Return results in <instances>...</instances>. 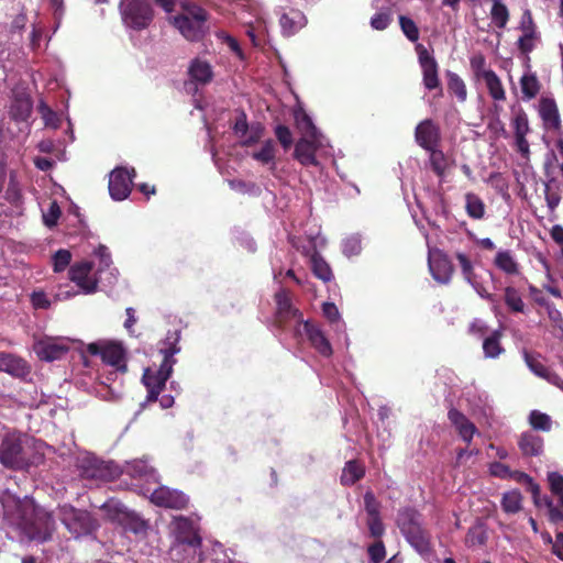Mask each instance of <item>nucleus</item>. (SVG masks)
Here are the masks:
<instances>
[{
	"mask_svg": "<svg viewBox=\"0 0 563 563\" xmlns=\"http://www.w3.org/2000/svg\"><path fill=\"white\" fill-rule=\"evenodd\" d=\"M520 88L525 100H531L538 96L541 84L536 74L528 73L520 78Z\"/></svg>",
	"mask_w": 563,
	"mask_h": 563,
	"instance_id": "f704fd0d",
	"label": "nucleus"
},
{
	"mask_svg": "<svg viewBox=\"0 0 563 563\" xmlns=\"http://www.w3.org/2000/svg\"><path fill=\"white\" fill-rule=\"evenodd\" d=\"M135 176V170L132 168L118 167L110 174L109 178V192L114 200H124L131 192L132 180Z\"/></svg>",
	"mask_w": 563,
	"mask_h": 563,
	"instance_id": "f3484780",
	"label": "nucleus"
},
{
	"mask_svg": "<svg viewBox=\"0 0 563 563\" xmlns=\"http://www.w3.org/2000/svg\"><path fill=\"white\" fill-rule=\"evenodd\" d=\"M124 472L132 477L145 479L147 482L157 481L156 471L144 460H133L128 462Z\"/></svg>",
	"mask_w": 563,
	"mask_h": 563,
	"instance_id": "bb28decb",
	"label": "nucleus"
},
{
	"mask_svg": "<svg viewBox=\"0 0 563 563\" xmlns=\"http://www.w3.org/2000/svg\"><path fill=\"white\" fill-rule=\"evenodd\" d=\"M399 24H400L401 31L404 32V34L406 35V37L409 41H411V42L418 41L419 29L412 19L405 16V15H400Z\"/></svg>",
	"mask_w": 563,
	"mask_h": 563,
	"instance_id": "603ef678",
	"label": "nucleus"
},
{
	"mask_svg": "<svg viewBox=\"0 0 563 563\" xmlns=\"http://www.w3.org/2000/svg\"><path fill=\"white\" fill-rule=\"evenodd\" d=\"M416 52L424 88L428 90L439 89V95H442L443 90L439 78V64L434 56L422 44H417Z\"/></svg>",
	"mask_w": 563,
	"mask_h": 563,
	"instance_id": "9b49d317",
	"label": "nucleus"
},
{
	"mask_svg": "<svg viewBox=\"0 0 563 563\" xmlns=\"http://www.w3.org/2000/svg\"><path fill=\"white\" fill-rule=\"evenodd\" d=\"M428 262L430 272L435 280L442 284L451 280L454 274V266L448 254L441 250L430 251Z\"/></svg>",
	"mask_w": 563,
	"mask_h": 563,
	"instance_id": "6ab92c4d",
	"label": "nucleus"
},
{
	"mask_svg": "<svg viewBox=\"0 0 563 563\" xmlns=\"http://www.w3.org/2000/svg\"><path fill=\"white\" fill-rule=\"evenodd\" d=\"M536 40L537 34H523L518 38L517 45L518 49L526 55L527 62L530 60V57L528 56L529 53H531L536 47Z\"/></svg>",
	"mask_w": 563,
	"mask_h": 563,
	"instance_id": "4d7b16f0",
	"label": "nucleus"
},
{
	"mask_svg": "<svg viewBox=\"0 0 563 563\" xmlns=\"http://www.w3.org/2000/svg\"><path fill=\"white\" fill-rule=\"evenodd\" d=\"M490 16L494 22V24L499 27L504 29L509 20V11L501 2V0H498L493 3L492 10H490Z\"/></svg>",
	"mask_w": 563,
	"mask_h": 563,
	"instance_id": "c03bdc74",
	"label": "nucleus"
},
{
	"mask_svg": "<svg viewBox=\"0 0 563 563\" xmlns=\"http://www.w3.org/2000/svg\"><path fill=\"white\" fill-rule=\"evenodd\" d=\"M522 495L518 489H514L504 494L501 507L507 514H517L521 509Z\"/></svg>",
	"mask_w": 563,
	"mask_h": 563,
	"instance_id": "79ce46f5",
	"label": "nucleus"
},
{
	"mask_svg": "<svg viewBox=\"0 0 563 563\" xmlns=\"http://www.w3.org/2000/svg\"><path fill=\"white\" fill-rule=\"evenodd\" d=\"M489 472L493 476L503 479L512 477V471L509 468V466L500 462L492 463L489 466Z\"/></svg>",
	"mask_w": 563,
	"mask_h": 563,
	"instance_id": "338daca9",
	"label": "nucleus"
},
{
	"mask_svg": "<svg viewBox=\"0 0 563 563\" xmlns=\"http://www.w3.org/2000/svg\"><path fill=\"white\" fill-rule=\"evenodd\" d=\"M71 261V253L68 250L60 249L52 256L53 269L55 273L64 272Z\"/></svg>",
	"mask_w": 563,
	"mask_h": 563,
	"instance_id": "8fccbe9b",
	"label": "nucleus"
},
{
	"mask_svg": "<svg viewBox=\"0 0 563 563\" xmlns=\"http://www.w3.org/2000/svg\"><path fill=\"white\" fill-rule=\"evenodd\" d=\"M305 254L309 257L311 271L317 278L324 283H328L333 278L331 267L314 250H307L305 251Z\"/></svg>",
	"mask_w": 563,
	"mask_h": 563,
	"instance_id": "c85d7f7f",
	"label": "nucleus"
},
{
	"mask_svg": "<svg viewBox=\"0 0 563 563\" xmlns=\"http://www.w3.org/2000/svg\"><path fill=\"white\" fill-rule=\"evenodd\" d=\"M170 529L175 536V541L173 543L175 554L185 550H189L195 554L198 543L201 542L196 522L187 517H174L170 523Z\"/></svg>",
	"mask_w": 563,
	"mask_h": 563,
	"instance_id": "0eeeda50",
	"label": "nucleus"
},
{
	"mask_svg": "<svg viewBox=\"0 0 563 563\" xmlns=\"http://www.w3.org/2000/svg\"><path fill=\"white\" fill-rule=\"evenodd\" d=\"M109 517L120 523L125 530L141 533L146 530V522L135 512L129 510L121 503L111 500L104 505Z\"/></svg>",
	"mask_w": 563,
	"mask_h": 563,
	"instance_id": "ddd939ff",
	"label": "nucleus"
},
{
	"mask_svg": "<svg viewBox=\"0 0 563 563\" xmlns=\"http://www.w3.org/2000/svg\"><path fill=\"white\" fill-rule=\"evenodd\" d=\"M263 130L261 124L251 125L249 133L240 140L241 144L249 146L258 142L263 135Z\"/></svg>",
	"mask_w": 563,
	"mask_h": 563,
	"instance_id": "e2e57ef3",
	"label": "nucleus"
},
{
	"mask_svg": "<svg viewBox=\"0 0 563 563\" xmlns=\"http://www.w3.org/2000/svg\"><path fill=\"white\" fill-rule=\"evenodd\" d=\"M328 146L323 135L317 137H300L295 146V158L303 166H317L316 153Z\"/></svg>",
	"mask_w": 563,
	"mask_h": 563,
	"instance_id": "2eb2a0df",
	"label": "nucleus"
},
{
	"mask_svg": "<svg viewBox=\"0 0 563 563\" xmlns=\"http://www.w3.org/2000/svg\"><path fill=\"white\" fill-rule=\"evenodd\" d=\"M538 114L545 131L562 135L561 118L558 104L553 98L541 97L538 103Z\"/></svg>",
	"mask_w": 563,
	"mask_h": 563,
	"instance_id": "a211bd4d",
	"label": "nucleus"
},
{
	"mask_svg": "<svg viewBox=\"0 0 563 563\" xmlns=\"http://www.w3.org/2000/svg\"><path fill=\"white\" fill-rule=\"evenodd\" d=\"M87 352L91 355H99L102 362L113 367L117 373L126 372L125 350L121 343L100 340L89 343Z\"/></svg>",
	"mask_w": 563,
	"mask_h": 563,
	"instance_id": "6e6552de",
	"label": "nucleus"
},
{
	"mask_svg": "<svg viewBox=\"0 0 563 563\" xmlns=\"http://www.w3.org/2000/svg\"><path fill=\"white\" fill-rule=\"evenodd\" d=\"M275 134L285 150L290 147V145L292 144V135L287 126L277 125L275 129Z\"/></svg>",
	"mask_w": 563,
	"mask_h": 563,
	"instance_id": "774afa93",
	"label": "nucleus"
},
{
	"mask_svg": "<svg viewBox=\"0 0 563 563\" xmlns=\"http://www.w3.org/2000/svg\"><path fill=\"white\" fill-rule=\"evenodd\" d=\"M364 475V467L356 461H349L341 475V483L343 485H353Z\"/></svg>",
	"mask_w": 563,
	"mask_h": 563,
	"instance_id": "a19ab883",
	"label": "nucleus"
},
{
	"mask_svg": "<svg viewBox=\"0 0 563 563\" xmlns=\"http://www.w3.org/2000/svg\"><path fill=\"white\" fill-rule=\"evenodd\" d=\"M362 251V240L358 234L346 236L342 241V252L345 256L351 257L358 255Z\"/></svg>",
	"mask_w": 563,
	"mask_h": 563,
	"instance_id": "09e8293b",
	"label": "nucleus"
},
{
	"mask_svg": "<svg viewBox=\"0 0 563 563\" xmlns=\"http://www.w3.org/2000/svg\"><path fill=\"white\" fill-rule=\"evenodd\" d=\"M429 153V164L431 170L439 177L443 178L449 168L448 157L439 147L427 150Z\"/></svg>",
	"mask_w": 563,
	"mask_h": 563,
	"instance_id": "7c9ffc66",
	"label": "nucleus"
},
{
	"mask_svg": "<svg viewBox=\"0 0 563 563\" xmlns=\"http://www.w3.org/2000/svg\"><path fill=\"white\" fill-rule=\"evenodd\" d=\"M303 25L305 18L300 13H295L294 16H289L288 14L280 16V26L286 34H292Z\"/></svg>",
	"mask_w": 563,
	"mask_h": 563,
	"instance_id": "49530a36",
	"label": "nucleus"
},
{
	"mask_svg": "<svg viewBox=\"0 0 563 563\" xmlns=\"http://www.w3.org/2000/svg\"><path fill=\"white\" fill-rule=\"evenodd\" d=\"M379 2H382V0H375L373 2L374 8L380 10L379 13L371 19V25L375 30H384L387 27V16L383 12L384 5H379Z\"/></svg>",
	"mask_w": 563,
	"mask_h": 563,
	"instance_id": "052dcab7",
	"label": "nucleus"
},
{
	"mask_svg": "<svg viewBox=\"0 0 563 563\" xmlns=\"http://www.w3.org/2000/svg\"><path fill=\"white\" fill-rule=\"evenodd\" d=\"M484 81L486 84L490 97L495 101H504L506 99V92L501 84V80L493 69H488L487 73H484Z\"/></svg>",
	"mask_w": 563,
	"mask_h": 563,
	"instance_id": "72a5a7b5",
	"label": "nucleus"
},
{
	"mask_svg": "<svg viewBox=\"0 0 563 563\" xmlns=\"http://www.w3.org/2000/svg\"><path fill=\"white\" fill-rule=\"evenodd\" d=\"M448 418L451 421V423L455 427L462 440L470 444L474 434L477 432L476 426L456 408H451L449 410Z\"/></svg>",
	"mask_w": 563,
	"mask_h": 563,
	"instance_id": "5701e85b",
	"label": "nucleus"
},
{
	"mask_svg": "<svg viewBox=\"0 0 563 563\" xmlns=\"http://www.w3.org/2000/svg\"><path fill=\"white\" fill-rule=\"evenodd\" d=\"M121 10L125 24L136 30L145 29L153 19L148 0H123Z\"/></svg>",
	"mask_w": 563,
	"mask_h": 563,
	"instance_id": "9d476101",
	"label": "nucleus"
},
{
	"mask_svg": "<svg viewBox=\"0 0 563 563\" xmlns=\"http://www.w3.org/2000/svg\"><path fill=\"white\" fill-rule=\"evenodd\" d=\"M295 121L297 129L301 133V137H317L322 135L314 126L311 118L302 109L295 111Z\"/></svg>",
	"mask_w": 563,
	"mask_h": 563,
	"instance_id": "2f4dec72",
	"label": "nucleus"
},
{
	"mask_svg": "<svg viewBox=\"0 0 563 563\" xmlns=\"http://www.w3.org/2000/svg\"><path fill=\"white\" fill-rule=\"evenodd\" d=\"M183 13L169 19L170 23L189 41H198L205 33L206 11L191 3H181Z\"/></svg>",
	"mask_w": 563,
	"mask_h": 563,
	"instance_id": "39448f33",
	"label": "nucleus"
},
{
	"mask_svg": "<svg viewBox=\"0 0 563 563\" xmlns=\"http://www.w3.org/2000/svg\"><path fill=\"white\" fill-rule=\"evenodd\" d=\"M470 65L472 70L474 71L477 78L484 79V73H487L488 69H485L486 58L483 54H476L471 57Z\"/></svg>",
	"mask_w": 563,
	"mask_h": 563,
	"instance_id": "680f3d73",
	"label": "nucleus"
},
{
	"mask_svg": "<svg viewBox=\"0 0 563 563\" xmlns=\"http://www.w3.org/2000/svg\"><path fill=\"white\" fill-rule=\"evenodd\" d=\"M58 517L76 538L88 534L96 529V523L87 511L77 510L70 505L60 506Z\"/></svg>",
	"mask_w": 563,
	"mask_h": 563,
	"instance_id": "1a4fd4ad",
	"label": "nucleus"
},
{
	"mask_svg": "<svg viewBox=\"0 0 563 563\" xmlns=\"http://www.w3.org/2000/svg\"><path fill=\"white\" fill-rule=\"evenodd\" d=\"M494 265L508 276H518L521 273L519 263L509 250L498 251L494 258Z\"/></svg>",
	"mask_w": 563,
	"mask_h": 563,
	"instance_id": "cd10ccee",
	"label": "nucleus"
},
{
	"mask_svg": "<svg viewBox=\"0 0 563 563\" xmlns=\"http://www.w3.org/2000/svg\"><path fill=\"white\" fill-rule=\"evenodd\" d=\"M369 563H387L385 562L386 550L382 540L373 543L367 549Z\"/></svg>",
	"mask_w": 563,
	"mask_h": 563,
	"instance_id": "6e6d98bb",
	"label": "nucleus"
},
{
	"mask_svg": "<svg viewBox=\"0 0 563 563\" xmlns=\"http://www.w3.org/2000/svg\"><path fill=\"white\" fill-rule=\"evenodd\" d=\"M31 302L35 309H48L51 300L43 290H34L31 294Z\"/></svg>",
	"mask_w": 563,
	"mask_h": 563,
	"instance_id": "69168bd1",
	"label": "nucleus"
},
{
	"mask_svg": "<svg viewBox=\"0 0 563 563\" xmlns=\"http://www.w3.org/2000/svg\"><path fill=\"white\" fill-rule=\"evenodd\" d=\"M455 257L461 267L464 279L475 289V291L484 299L492 300V295L487 289L477 280V275L474 272L472 261L464 253H456Z\"/></svg>",
	"mask_w": 563,
	"mask_h": 563,
	"instance_id": "4be33fe9",
	"label": "nucleus"
},
{
	"mask_svg": "<svg viewBox=\"0 0 563 563\" xmlns=\"http://www.w3.org/2000/svg\"><path fill=\"white\" fill-rule=\"evenodd\" d=\"M25 437L20 433H7L0 443V463L10 470H23L29 466L24 449Z\"/></svg>",
	"mask_w": 563,
	"mask_h": 563,
	"instance_id": "423d86ee",
	"label": "nucleus"
},
{
	"mask_svg": "<svg viewBox=\"0 0 563 563\" xmlns=\"http://www.w3.org/2000/svg\"><path fill=\"white\" fill-rule=\"evenodd\" d=\"M275 300L277 305V314L279 322H284L287 318H294L297 321H302L301 313L292 308L289 295L285 290H280L275 295Z\"/></svg>",
	"mask_w": 563,
	"mask_h": 563,
	"instance_id": "a878e982",
	"label": "nucleus"
},
{
	"mask_svg": "<svg viewBox=\"0 0 563 563\" xmlns=\"http://www.w3.org/2000/svg\"><path fill=\"white\" fill-rule=\"evenodd\" d=\"M60 208L56 201H52L46 211L43 212L44 224L48 228L56 225L60 217Z\"/></svg>",
	"mask_w": 563,
	"mask_h": 563,
	"instance_id": "13d9d810",
	"label": "nucleus"
},
{
	"mask_svg": "<svg viewBox=\"0 0 563 563\" xmlns=\"http://www.w3.org/2000/svg\"><path fill=\"white\" fill-rule=\"evenodd\" d=\"M518 445L523 456H539L543 452V439L533 432L522 433Z\"/></svg>",
	"mask_w": 563,
	"mask_h": 563,
	"instance_id": "b1692460",
	"label": "nucleus"
},
{
	"mask_svg": "<svg viewBox=\"0 0 563 563\" xmlns=\"http://www.w3.org/2000/svg\"><path fill=\"white\" fill-rule=\"evenodd\" d=\"M4 515L14 526L22 540L45 542L52 538L55 522L52 515L38 507L35 501L25 496L23 499H13L3 503Z\"/></svg>",
	"mask_w": 563,
	"mask_h": 563,
	"instance_id": "f257e3e1",
	"label": "nucleus"
},
{
	"mask_svg": "<svg viewBox=\"0 0 563 563\" xmlns=\"http://www.w3.org/2000/svg\"><path fill=\"white\" fill-rule=\"evenodd\" d=\"M170 555L172 559L178 563H201L202 561V552H201V542L197 545V551L195 554L189 551H180V553L175 554L174 544L170 547Z\"/></svg>",
	"mask_w": 563,
	"mask_h": 563,
	"instance_id": "a18cd8bd",
	"label": "nucleus"
},
{
	"mask_svg": "<svg viewBox=\"0 0 563 563\" xmlns=\"http://www.w3.org/2000/svg\"><path fill=\"white\" fill-rule=\"evenodd\" d=\"M548 483L553 495L563 493V475L559 472L548 473Z\"/></svg>",
	"mask_w": 563,
	"mask_h": 563,
	"instance_id": "0e129e2a",
	"label": "nucleus"
},
{
	"mask_svg": "<svg viewBox=\"0 0 563 563\" xmlns=\"http://www.w3.org/2000/svg\"><path fill=\"white\" fill-rule=\"evenodd\" d=\"M397 526L406 540L420 553L431 552L430 533L421 526V515L412 508H404L397 516Z\"/></svg>",
	"mask_w": 563,
	"mask_h": 563,
	"instance_id": "20e7f679",
	"label": "nucleus"
},
{
	"mask_svg": "<svg viewBox=\"0 0 563 563\" xmlns=\"http://www.w3.org/2000/svg\"><path fill=\"white\" fill-rule=\"evenodd\" d=\"M504 301L507 308L514 313L525 312V302L517 288L514 286H507L504 290Z\"/></svg>",
	"mask_w": 563,
	"mask_h": 563,
	"instance_id": "e433bc0d",
	"label": "nucleus"
},
{
	"mask_svg": "<svg viewBox=\"0 0 563 563\" xmlns=\"http://www.w3.org/2000/svg\"><path fill=\"white\" fill-rule=\"evenodd\" d=\"M448 90L456 96L460 102H464L467 98V89L464 80L454 71H446Z\"/></svg>",
	"mask_w": 563,
	"mask_h": 563,
	"instance_id": "58836bf2",
	"label": "nucleus"
},
{
	"mask_svg": "<svg viewBox=\"0 0 563 563\" xmlns=\"http://www.w3.org/2000/svg\"><path fill=\"white\" fill-rule=\"evenodd\" d=\"M189 75L192 80L199 84H207L212 78V70L207 62L196 59L189 67Z\"/></svg>",
	"mask_w": 563,
	"mask_h": 563,
	"instance_id": "c9c22d12",
	"label": "nucleus"
},
{
	"mask_svg": "<svg viewBox=\"0 0 563 563\" xmlns=\"http://www.w3.org/2000/svg\"><path fill=\"white\" fill-rule=\"evenodd\" d=\"M99 258V267L95 272L91 262H79L69 268V279L75 283L84 294H92L97 290L98 282L106 280L109 285L117 280L118 271L112 267V260L108 249L100 245L96 252Z\"/></svg>",
	"mask_w": 563,
	"mask_h": 563,
	"instance_id": "f03ea898",
	"label": "nucleus"
},
{
	"mask_svg": "<svg viewBox=\"0 0 563 563\" xmlns=\"http://www.w3.org/2000/svg\"><path fill=\"white\" fill-rule=\"evenodd\" d=\"M37 110H38L42 119L44 120L46 126H51L54 129L58 128L59 118H58L57 113L55 111H53L46 102L41 100L37 106Z\"/></svg>",
	"mask_w": 563,
	"mask_h": 563,
	"instance_id": "3c124183",
	"label": "nucleus"
},
{
	"mask_svg": "<svg viewBox=\"0 0 563 563\" xmlns=\"http://www.w3.org/2000/svg\"><path fill=\"white\" fill-rule=\"evenodd\" d=\"M246 34L254 46H261L266 42L268 36V27L263 19L247 24Z\"/></svg>",
	"mask_w": 563,
	"mask_h": 563,
	"instance_id": "473e14b6",
	"label": "nucleus"
},
{
	"mask_svg": "<svg viewBox=\"0 0 563 563\" xmlns=\"http://www.w3.org/2000/svg\"><path fill=\"white\" fill-rule=\"evenodd\" d=\"M178 342L179 333L177 331L167 333L166 339L163 342V346L159 349L161 353L164 355L161 367L156 372H153L150 368L144 371L142 380L147 388V401H154L157 399L167 379L170 377L173 366L176 363L174 355L180 351Z\"/></svg>",
	"mask_w": 563,
	"mask_h": 563,
	"instance_id": "7ed1b4c3",
	"label": "nucleus"
},
{
	"mask_svg": "<svg viewBox=\"0 0 563 563\" xmlns=\"http://www.w3.org/2000/svg\"><path fill=\"white\" fill-rule=\"evenodd\" d=\"M503 336V331L500 329H497L484 338L483 352L485 357L497 358L505 352V349L501 345Z\"/></svg>",
	"mask_w": 563,
	"mask_h": 563,
	"instance_id": "c756f323",
	"label": "nucleus"
},
{
	"mask_svg": "<svg viewBox=\"0 0 563 563\" xmlns=\"http://www.w3.org/2000/svg\"><path fill=\"white\" fill-rule=\"evenodd\" d=\"M510 124L514 130V145L516 151L522 158L529 159L531 152L527 135L531 132V128L528 114L522 108L515 112Z\"/></svg>",
	"mask_w": 563,
	"mask_h": 563,
	"instance_id": "4468645a",
	"label": "nucleus"
},
{
	"mask_svg": "<svg viewBox=\"0 0 563 563\" xmlns=\"http://www.w3.org/2000/svg\"><path fill=\"white\" fill-rule=\"evenodd\" d=\"M295 335L297 338L305 336L310 345L322 356L329 357L333 353L332 346L321 328L309 320L299 321L295 328Z\"/></svg>",
	"mask_w": 563,
	"mask_h": 563,
	"instance_id": "f8f14e48",
	"label": "nucleus"
},
{
	"mask_svg": "<svg viewBox=\"0 0 563 563\" xmlns=\"http://www.w3.org/2000/svg\"><path fill=\"white\" fill-rule=\"evenodd\" d=\"M275 144L272 140L265 141L260 150L252 153V157L264 165H272V169L275 168Z\"/></svg>",
	"mask_w": 563,
	"mask_h": 563,
	"instance_id": "ea45409f",
	"label": "nucleus"
},
{
	"mask_svg": "<svg viewBox=\"0 0 563 563\" xmlns=\"http://www.w3.org/2000/svg\"><path fill=\"white\" fill-rule=\"evenodd\" d=\"M0 371L21 377L29 373V367L22 358L0 352Z\"/></svg>",
	"mask_w": 563,
	"mask_h": 563,
	"instance_id": "393cba45",
	"label": "nucleus"
},
{
	"mask_svg": "<svg viewBox=\"0 0 563 563\" xmlns=\"http://www.w3.org/2000/svg\"><path fill=\"white\" fill-rule=\"evenodd\" d=\"M322 311L330 322L336 323V330L344 329V322H342L339 309L333 302H324Z\"/></svg>",
	"mask_w": 563,
	"mask_h": 563,
	"instance_id": "5fc2aeb1",
	"label": "nucleus"
},
{
	"mask_svg": "<svg viewBox=\"0 0 563 563\" xmlns=\"http://www.w3.org/2000/svg\"><path fill=\"white\" fill-rule=\"evenodd\" d=\"M465 210L470 218L481 220L485 214V203L476 194L467 192L465 195Z\"/></svg>",
	"mask_w": 563,
	"mask_h": 563,
	"instance_id": "4c0bfd02",
	"label": "nucleus"
},
{
	"mask_svg": "<svg viewBox=\"0 0 563 563\" xmlns=\"http://www.w3.org/2000/svg\"><path fill=\"white\" fill-rule=\"evenodd\" d=\"M523 358L527 366L530 368L532 373H534L537 376L541 378L547 377L550 369L540 361L539 354H533L525 350Z\"/></svg>",
	"mask_w": 563,
	"mask_h": 563,
	"instance_id": "37998d69",
	"label": "nucleus"
},
{
	"mask_svg": "<svg viewBox=\"0 0 563 563\" xmlns=\"http://www.w3.org/2000/svg\"><path fill=\"white\" fill-rule=\"evenodd\" d=\"M70 347L66 338H43L35 342L34 352L43 361H55L64 356Z\"/></svg>",
	"mask_w": 563,
	"mask_h": 563,
	"instance_id": "dca6fc26",
	"label": "nucleus"
},
{
	"mask_svg": "<svg viewBox=\"0 0 563 563\" xmlns=\"http://www.w3.org/2000/svg\"><path fill=\"white\" fill-rule=\"evenodd\" d=\"M487 541L486 532L479 528H471L466 534V542L470 545H484Z\"/></svg>",
	"mask_w": 563,
	"mask_h": 563,
	"instance_id": "bf43d9fd",
	"label": "nucleus"
},
{
	"mask_svg": "<svg viewBox=\"0 0 563 563\" xmlns=\"http://www.w3.org/2000/svg\"><path fill=\"white\" fill-rule=\"evenodd\" d=\"M555 183V179H550L545 186H544V199L547 202V207L549 208L550 212H554L555 209L559 207L561 202V194L559 187L555 189L552 188V184Z\"/></svg>",
	"mask_w": 563,
	"mask_h": 563,
	"instance_id": "de8ad7c7",
	"label": "nucleus"
},
{
	"mask_svg": "<svg viewBox=\"0 0 563 563\" xmlns=\"http://www.w3.org/2000/svg\"><path fill=\"white\" fill-rule=\"evenodd\" d=\"M151 501L159 507L183 509L188 505L189 499L179 490L159 486L152 492Z\"/></svg>",
	"mask_w": 563,
	"mask_h": 563,
	"instance_id": "aec40b11",
	"label": "nucleus"
},
{
	"mask_svg": "<svg viewBox=\"0 0 563 563\" xmlns=\"http://www.w3.org/2000/svg\"><path fill=\"white\" fill-rule=\"evenodd\" d=\"M417 144L423 150L439 147L441 143V131L439 125L431 119L421 121L415 130Z\"/></svg>",
	"mask_w": 563,
	"mask_h": 563,
	"instance_id": "412c9836",
	"label": "nucleus"
},
{
	"mask_svg": "<svg viewBox=\"0 0 563 563\" xmlns=\"http://www.w3.org/2000/svg\"><path fill=\"white\" fill-rule=\"evenodd\" d=\"M529 421L536 430L549 431L551 429V419L547 413L533 410L530 413Z\"/></svg>",
	"mask_w": 563,
	"mask_h": 563,
	"instance_id": "864d4df0",
	"label": "nucleus"
}]
</instances>
